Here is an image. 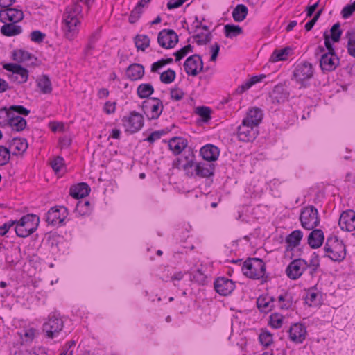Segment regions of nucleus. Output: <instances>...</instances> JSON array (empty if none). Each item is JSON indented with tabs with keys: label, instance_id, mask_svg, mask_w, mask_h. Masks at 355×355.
Returning <instances> with one entry per match:
<instances>
[{
	"label": "nucleus",
	"instance_id": "9b49d317",
	"mask_svg": "<svg viewBox=\"0 0 355 355\" xmlns=\"http://www.w3.org/2000/svg\"><path fill=\"white\" fill-rule=\"evenodd\" d=\"M308 268V263L303 259L292 261L286 269V275L291 279H297Z\"/></svg>",
	"mask_w": 355,
	"mask_h": 355
},
{
	"label": "nucleus",
	"instance_id": "5701e85b",
	"mask_svg": "<svg viewBox=\"0 0 355 355\" xmlns=\"http://www.w3.org/2000/svg\"><path fill=\"white\" fill-rule=\"evenodd\" d=\"M289 94L282 85H276L270 94V98L273 104H279L285 102L288 98Z\"/></svg>",
	"mask_w": 355,
	"mask_h": 355
},
{
	"label": "nucleus",
	"instance_id": "f03ea898",
	"mask_svg": "<svg viewBox=\"0 0 355 355\" xmlns=\"http://www.w3.org/2000/svg\"><path fill=\"white\" fill-rule=\"evenodd\" d=\"M324 46L327 52L322 55L320 59V66L323 71H334L339 65L340 60L336 54L335 49L331 42L329 41V37L325 35Z\"/></svg>",
	"mask_w": 355,
	"mask_h": 355
},
{
	"label": "nucleus",
	"instance_id": "20e7f679",
	"mask_svg": "<svg viewBox=\"0 0 355 355\" xmlns=\"http://www.w3.org/2000/svg\"><path fill=\"white\" fill-rule=\"evenodd\" d=\"M243 274L251 279H259L266 275V264L259 258H248L243 263Z\"/></svg>",
	"mask_w": 355,
	"mask_h": 355
},
{
	"label": "nucleus",
	"instance_id": "864d4df0",
	"mask_svg": "<svg viewBox=\"0 0 355 355\" xmlns=\"http://www.w3.org/2000/svg\"><path fill=\"white\" fill-rule=\"evenodd\" d=\"M14 59L18 62H24L31 59V55L27 51L19 50L14 53Z\"/></svg>",
	"mask_w": 355,
	"mask_h": 355
},
{
	"label": "nucleus",
	"instance_id": "c9c22d12",
	"mask_svg": "<svg viewBox=\"0 0 355 355\" xmlns=\"http://www.w3.org/2000/svg\"><path fill=\"white\" fill-rule=\"evenodd\" d=\"M154 92V88L150 83H142L137 89V93L139 98H148Z\"/></svg>",
	"mask_w": 355,
	"mask_h": 355
},
{
	"label": "nucleus",
	"instance_id": "8fccbe9b",
	"mask_svg": "<svg viewBox=\"0 0 355 355\" xmlns=\"http://www.w3.org/2000/svg\"><path fill=\"white\" fill-rule=\"evenodd\" d=\"M211 112V109L205 106L199 107L196 110V113L202 118L204 122H208L210 120Z\"/></svg>",
	"mask_w": 355,
	"mask_h": 355
},
{
	"label": "nucleus",
	"instance_id": "338daca9",
	"mask_svg": "<svg viewBox=\"0 0 355 355\" xmlns=\"http://www.w3.org/2000/svg\"><path fill=\"white\" fill-rule=\"evenodd\" d=\"M220 51V45L218 43H215L211 46V56L210 60L214 62L218 55Z\"/></svg>",
	"mask_w": 355,
	"mask_h": 355
},
{
	"label": "nucleus",
	"instance_id": "c03bdc74",
	"mask_svg": "<svg viewBox=\"0 0 355 355\" xmlns=\"http://www.w3.org/2000/svg\"><path fill=\"white\" fill-rule=\"evenodd\" d=\"M259 339L261 344L264 347H268L273 343L272 335L267 330L261 331Z\"/></svg>",
	"mask_w": 355,
	"mask_h": 355
},
{
	"label": "nucleus",
	"instance_id": "7c9ffc66",
	"mask_svg": "<svg viewBox=\"0 0 355 355\" xmlns=\"http://www.w3.org/2000/svg\"><path fill=\"white\" fill-rule=\"evenodd\" d=\"M9 147L14 149V155L21 154L28 148V143L25 139L13 138L10 142Z\"/></svg>",
	"mask_w": 355,
	"mask_h": 355
},
{
	"label": "nucleus",
	"instance_id": "393cba45",
	"mask_svg": "<svg viewBox=\"0 0 355 355\" xmlns=\"http://www.w3.org/2000/svg\"><path fill=\"white\" fill-rule=\"evenodd\" d=\"M125 74L130 80H140L144 75V67L140 64H132L127 68Z\"/></svg>",
	"mask_w": 355,
	"mask_h": 355
},
{
	"label": "nucleus",
	"instance_id": "09e8293b",
	"mask_svg": "<svg viewBox=\"0 0 355 355\" xmlns=\"http://www.w3.org/2000/svg\"><path fill=\"white\" fill-rule=\"evenodd\" d=\"M284 317L282 315L275 313L270 316V324L272 327L279 329L282 327Z\"/></svg>",
	"mask_w": 355,
	"mask_h": 355
},
{
	"label": "nucleus",
	"instance_id": "f3484780",
	"mask_svg": "<svg viewBox=\"0 0 355 355\" xmlns=\"http://www.w3.org/2000/svg\"><path fill=\"white\" fill-rule=\"evenodd\" d=\"M24 19L22 10L17 8H6L0 11V21L2 23H18Z\"/></svg>",
	"mask_w": 355,
	"mask_h": 355
},
{
	"label": "nucleus",
	"instance_id": "a18cd8bd",
	"mask_svg": "<svg viewBox=\"0 0 355 355\" xmlns=\"http://www.w3.org/2000/svg\"><path fill=\"white\" fill-rule=\"evenodd\" d=\"M176 73L174 70L168 69L160 74V80L164 84H170L174 81Z\"/></svg>",
	"mask_w": 355,
	"mask_h": 355
},
{
	"label": "nucleus",
	"instance_id": "f257e3e1",
	"mask_svg": "<svg viewBox=\"0 0 355 355\" xmlns=\"http://www.w3.org/2000/svg\"><path fill=\"white\" fill-rule=\"evenodd\" d=\"M78 1L84 3L88 8L90 6L91 0H77L66 8L63 15V30L64 36L69 40H73L77 36L80 20L83 17L82 7Z\"/></svg>",
	"mask_w": 355,
	"mask_h": 355
},
{
	"label": "nucleus",
	"instance_id": "aec40b11",
	"mask_svg": "<svg viewBox=\"0 0 355 355\" xmlns=\"http://www.w3.org/2000/svg\"><path fill=\"white\" fill-rule=\"evenodd\" d=\"M216 291L221 295H228L235 288L234 282L225 277H218L214 282Z\"/></svg>",
	"mask_w": 355,
	"mask_h": 355
},
{
	"label": "nucleus",
	"instance_id": "0e129e2a",
	"mask_svg": "<svg viewBox=\"0 0 355 355\" xmlns=\"http://www.w3.org/2000/svg\"><path fill=\"white\" fill-rule=\"evenodd\" d=\"M252 86V83L250 80H246L244 83L237 87L235 92L239 94H241Z\"/></svg>",
	"mask_w": 355,
	"mask_h": 355
},
{
	"label": "nucleus",
	"instance_id": "f704fd0d",
	"mask_svg": "<svg viewBox=\"0 0 355 355\" xmlns=\"http://www.w3.org/2000/svg\"><path fill=\"white\" fill-rule=\"evenodd\" d=\"M10 119L8 121V125L12 130L20 132L26 127V121L24 118H15L13 115H10Z\"/></svg>",
	"mask_w": 355,
	"mask_h": 355
},
{
	"label": "nucleus",
	"instance_id": "49530a36",
	"mask_svg": "<svg viewBox=\"0 0 355 355\" xmlns=\"http://www.w3.org/2000/svg\"><path fill=\"white\" fill-rule=\"evenodd\" d=\"M141 3H138L135 8L132 10L129 17L130 23L134 24L140 18L141 15L143 12V8H141Z\"/></svg>",
	"mask_w": 355,
	"mask_h": 355
},
{
	"label": "nucleus",
	"instance_id": "2eb2a0df",
	"mask_svg": "<svg viewBox=\"0 0 355 355\" xmlns=\"http://www.w3.org/2000/svg\"><path fill=\"white\" fill-rule=\"evenodd\" d=\"M257 127L252 126L245 121H242L238 127V137L240 141L248 142L253 141L257 136Z\"/></svg>",
	"mask_w": 355,
	"mask_h": 355
},
{
	"label": "nucleus",
	"instance_id": "cd10ccee",
	"mask_svg": "<svg viewBox=\"0 0 355 355\" xmlns=\"http://www.w3.org/2000/svg\"><path fill=\"white\" fill-rule=\"evenodd\" d=\"M90 188L87 183L81 182L70 188V195L74 198H83L89 195Z\"/></svg>",
	"mask_w": 355,
	"mask_h": 355
},
{
	"label": "nucleus",
	"instance_id": "412c9836",
	"mask_svg": "<svg viewBox=\"0 0 355 355\" xmlns=\"http://www.w3.org/2000/svg\"><path fill=\"white\" fill-rule=\"evenodd\" d=\"M200 154L203 159L214 162L218 159L220 150L217 146L213 144H207L200 148Z\"/></svg>",
	"mask_w": 355,
	"mask_h": 355
},
{
	"label": "nucleus",
	"instance_id": "6e6d98bb",
	"mask_svg": "<svg viewBox=\"0 0 355 355\" xmlns=\"http://www.w3.org/2000/svg\"><path fill=\"white\" fill-rule=\"evenodd\" d=\"M170 96L173 100L178 101L183 98L184 93L180 88L175 87L171 89Z\"/></svg>",
	"mask_w": 355,
	"mask_h": 355
},
{
	"label": "nucleus",
	"instance_id": "4d7b16f0",
	"mask_svg": "<svg viewBox=\"0 0 355 355\" xmlns=\"http://www.w3.org/2000/svg\"><path fill=\"white\" fill-rule=\"evenodd\" d=\"M355 11V1L352 4H348L342 10V16L344 19L349 17Z\"/></svg>",
	"mask_w": 355,
	"mask_h": 355
},
{
	"label": "nucleus",
	"instance_id": "a19ab883",
	"mask_svg": "<svg viewBox=\"0 0 355 355\" xmlns=\"http://www.w3.org/2000/svg\"><path fill=\"white\" fill-rule=\"evenodd\" d=\"M150 42V38L146 35H137L135 39L136 47L143 51L149 46Z\"/></svg>",
	"mask_w": 355,
	"mask_h": 355
},
{
	"label": "nucleus",
	"instance_id": "6e6552de",
	"mask_svg": "<svg viewBox=\"0 0 355 355\" xmlns=\"http://www.w3.org/2000/svg\"><path fill=\"white\" fill-rule=\"evenodd\" d=\"M64 322L62 318L56 315H51L43 324V331L49 338L57 336L62 330Z\"/></svg>",
	"mask_w": 355,
	"mask_h": 355
},
{
	"label": "nucleus",
	"instance_id": "c85d7f7f",
	"mask_svg": "<svg viewBox=\"0 0 355 355\" xmlns=\"http://www.w3.org/2000/svg\"><path fill=\"white\" fill-rule=\"evenodd\" d=\"M275 298L271 296H261L257 300L258 309L261 312L268 313L275 307Z\"/></svg>",
	"mask_w": 355,
	"mask_h": 355
},
{
	"label": "nucleus",
	"instance_id": "4be33fe9",
	"mask_svg": "<svg viewBox=\"0 0 355 355\" xmlns=\"http://www.w3.org/2000/svg\"><path fill=\"white\" fill-rule=\"evenodd\" d=\"M215 166L211 163L198 162L195 165L194 175L200 178L214 175Z\"/></svg>",
	"mask_w": 355,
	"mask_h": 355
},
{
	"label": "nucleus",
	"instance_id": "9d476101",
	"mask_svg": "<svg viewBox=\"0 0 355 355\" xmlns=\"http://www.w3.org/2000/svg\"><path fill=\"white\" fill-rule=\"evenodd\" d=\"M122 121L125 130L131 133L139 131L144 125L143 116L136 112H131L128 116H124Z\"/></svg>",
	"mask_w": 355,
	"mask_h": 355
},
{
	"label": "nucleus",
	"instance_id": "ddd939ff",
	"mask_svg": "<svg viewBox=\"0 0 355 355\" xmlns=\"http://www.w3.org/2000/svg\"><path fill=\"white\" fill-rule=\"evenodd\" d=\"M3 68L12 72L10 78L18 84L24 83L28 78V71L26 69L17 64L8 63L3 65Z\"/></svg>",
	"mask_w": 355,
	"mask_h": 355
},
{
	"label": "nucleus",
	"instance_id": "3c124183",
	"mask_svg": "<svg viewBox=\"0 0 355 355\" xmlns=\"http://www.w3.org/2000/svg\"><path fill=\"white\" fill-rule=\"evenodd\" d=\"M320 266V260L318 255H317L315 253H313L312 255L309 263H308V268L309 269V273L313 275L317 270L318 268Z\"/></svg>",
	"mask_w": 355,
	"mask_h": 355
},
{
	"label": "nucleus",
	"instance_id": "79ce46f5",
	"mask_svg": "<svg viewBox=\"0 0 355 355\" xmlns=\"http://www.w3.org/2000/svg\"><path fill=\"white\" fill-rule=\"evenodd\" d=\"M37 86L44 94H49L52 91L51 83L46 76H43L37 81Z\"/></svg>",
	"mask_w": 355,
	"mask_h": 355
},
{
	"label": "nucleus",
	"instance_id": "dca6fc26",
	"mask_svg": "<svg viewBox=\"0 0 355 355\" xmlns=\"http://www.w3.org/2000/svg\"><path fill=\"white\" fill-rule=\"evenodd\" d=\"M313 70L312 64L309 62H304L299 64L295 71L294 77L296 80L303 85V82L312 78Z\"/></svg>",
	"mask_w": 355,
	"mask_h": 355
},
{
	"label": "nucleus",
	"instance_id": "2f4dec72",
	"mask_svg": "<svg viewBox=\"0 0 355 355\" xmlns=\"http://www.w3.org/2000/svg\"><path fill=\"white\" fill-rule=\"evenodd\" d=\"M303 236V233L301 230H294L286 239V242L288 244L286 250H292L293 248L297 246Z\"/></svg>",
	"mask_w": 355,
	"mask_h": 355
},
{
	"label": "nucleus",
	"instance_id": "bf43d9fd",
	"mask_svg": "<svg viewBox=\"0 0 355 355\" xmlns=\"http://www.w3.org/2000/svg\"><path fill=\"white\" fill-rule=\"evenodd\" d=\"M45 36V34L42 33L40 31H33L31 33V40L33 42L37 43L42 42L44 40Z\"/></svg>",
	"mask_w": 355,
	"mask_h": 355
},
{
	"label": "nucleus",
	"instance_id": "774afa93",
	"mask_svg": "<svg viewBox=\"0 0 355 355\" xmlns=\"http://www.w3.org/2000/svg\"><path fill=\"white\" fill-rule=\"evenodd\" d=\"M347 50L350 55L355 57V40L349 39L347 42Z\"/></svg>",
	"mask_w": 355,
	"mask_h": 355
},
{
	"label": "nucleus",
	"instance_id": "1a4fd4ad",
	"mask_svg": "<svg viewBox=\"0 0 355 355\" xmlns=\"http://www.w3.org/2000/svg\"><path fill=\"white\" fill-rule=\"evenodd\" d=\"M67 215V209L65 207L55 206L46 214V221L49 225H62Z\"/></svg>",
	"mask_w": 355,
	"mask_h": 355
},
{
	"label": "nucleus",
	"instance_id": "bb28decb",
	"mask_svg": "<svg viewBox=\"0 0 355 355\" xmlns=\"http://www.w3.org/2000/svg\"><path fill=\"white\" fill-rule=\"evenodd\" d=\"M168 146L173 154L178 155L187 146V141L182 137H173L169 140Z\"/></svg>",
	"mask_w": 355,
	"mask_h": 355
},
{
	"label": "nucleus",
	"instance_id": "052dcab7",
	"mask_svg": "<svg viewBox=\"0 0 355 355\" xmlns=\"http://www.w3.org/2000/svg\"><path fill=\"white\" fill-rule=\"evenodd\" d=\"M322 10L323 9H320L319 10L316 14L315 15V16L313 17V18L310 20L309 21H308L306 24H305V29L306 31H309L312 29V28L313 27V26L315 25V24L316 23V21H318V19H319L320 15L322 14Z\"/></svg>",
	"mask_w": 355,
	"mask_h": 355
},
{
	"label": "nucleus",
	"instance_id": "72a5a7b5",
	"mask_svg": "<svg viewBox=\"0 0 355 355\" xmlns=\"http://www.w3.org/2000/svg\"><path fill=\"white\" fill-rule=\"evenodd\" d=\"M277 306L281 309H288L292 306L293 298L290 293L285 292L278 296Z\"/></svg>",
	"mask_w": 355,
	"mask_h": 355
},
{
	"label": "nucleus",
	"instance_id": "473e14b6",
	"mask_svg": "<svg viewBox=\"0 0 355 355\" xmlns=\"http://www.w3.org/2000/svg\"><path fill=\"white\" fill-rule=\"evenodd\" d=\"M29 113L30 110L22 105H12L6 112L7 120L9 121L10 119V114L13 115L12 116L15 118H23L20 115L27 116Z\"/></svg>",
	"mask_w": 355,
	"mask_h": 355
},
{
	"label": "nucleus",
	"instance_id": "a211bd4d",
	"mask_svg": "<svg viewBox=\"0 0 355 355\" xmlns=\"http://www.w3.org/2000/svg\"><path fill=\"white\" fill-rule=\"evenodd\" d=\"M306 336V327L301 323H295L288 329V337L290 340L296 343H302Z\"/></svg>",
	"mask_w": 355,
	"mask_h": 355
},
{
	"label": "nucleus",
	"instance_id": "a878e982",
	"mask_svg": "<svg viewBox=\"0 0 355 355\" xmlns=\"http://www.w3.org/2000/svg\"><path fill=\"white\" fill-rule=\"evenodd\" d=\"M324 233L320 229H313L308 237V243L312 248L320 247L324 241Z\"/></svg>",
	"mask_w": 355,
	"mask_h": 355
},
{
	"label": "nucleus",
	"instance_id": "603ef678",
	"mask_svg": "<svg viewBox=\"0 0 355 355\" xmlns=\"http://www.w3.org/2000/svg\"><path fill=\"white\" fill-rule=\"evenodd\" d=\"M10 159V150L3 146H0V166L6 165Z\"/></svg>",
	"mask_w": 355,
	"mask_h": 355
},
{
	"label": "nucleus",
	"instance_id": "69168bd1",
	"mask_svg": "<svg viewBox=\"0 0 355 355\" xmlns=\"http://www.w3.org/2000/svg\"><path fill=\"white\" fill-rule=\"evenodd\" d=\"M162 134H163V132H162V131H154L146 139V140L147 141L153 144L156 140L159 139L161 138Z\"/></svg>",
	"mask_w": 355,
	"mask_h": 355
},
{
	"label": "nucleus",
	"instance_id": "de8ad7c7",
	"mask_svg": "<svg viewBox=\"0 0 355 355\" xmlns=\"http://www.w3.org/2000/svg\"><path fill=\"white\" fill-rule=\"evenodd\" d=\"M193 47L191 44L186 45L179 51L175 52L173 55L175 56V62L180 61L189 53H192Z\"/></svg>",
	"mask_w": 355,
	"mask_h": 355
},
{
	"label": "nucleus",
	"instance_id": "4c0bfd02",
	"mask_svg": "<svg viewBox=\"0 0 355 355\" xmlns=\"http://www.w3.org/2000/svg\"><path fill=\"white\" fill-rule=\"evenodd\" d=\"M342 30L340 29V26L339 23H336L333 25V26L330 29V34H328L327 32L324 33V37H325V35L328 37H329V41L331 40L334 42H338L340 39V36L342 35Z\"/></svg>",
	"mask_w": 355,
	"mask_h": 355
},
{
	"label": "nucleus",
	"instance_id": "4468645a",
	"mask_svg": "<svg viewBox=\"0 0 355 355\" xmlns=\"http://www.w3.org/2000/svg\"><path fill=\"white\" fill-rule=\"evenodd\" d=\"M184 67L187 75L197 76L203 69V62L201 57L197 54L189 56L185 60Z\"/></svg>",
	"mask_w": 355,
	"mask_h": 355
},
{
	"label": "nucleus",
	"instance_id": "13d9d810",
	"mask_svg": "<svg viewBox=\"0 0 355 355\" xmlns=\"http://www.w3.org/2000/svg\"><path fill=\"white\" fill-rule=\"evenodd\" d=\"M196 40V43L198 45H203L210 42L211 40V35L210 33H208L205 35H200L199 34L194 36Z\"/></svg>",
	"mask_w": 355,
	"mask_h": 355
},
{
	"label": "nucleus",
	"instance_id": "6ab92c4d",
	"mask_svg": "<svg viewBox=\"0 0 355 355\" xmlns=\"http://www.w3.org/2000/svg\"><path fill=\"white\" fill-rule=\"evenodd\" d=\"M338 225L342 230H355V211L351 209L343 211L340 216Z\"/></svg>",
	"mask_w": 355,
	"mask_h": 355
},
{
	"label": "nucleus",
	"instance_id": "7ed1b4c3",
	"mask_svg": "<svg viewBox=\"0 0 355 355\" xmlns=\"http://www.w3.org/2000/svg\"><path fill=\"white\" fill-rule=\"evenodd\" d=\"M324 250L327 253L326 256L334 261H343L346 255L345 245L337 236L327 239Z\"/></svg>",
	"mask_w": 355,
	"mask_h": 355
},
{
	"label": "nucleus",
	"instance_id": "423d86ee",
	"mask_svg": "<svg viewBox=\"0 0 355 355\" xmlns=\"http://www.w3.org/2000/svg\"><path fill=\"white\" fill-rule=\"evenodd\" d=\"M302 226L308 230L314 229L320 224L318 209L313 205L303 208L300 215Z\"/></svg>",
	"mask_w": 355,
	"mask_h": 355
},
{
	"label": "nucleus",
	"instance_id": "39448f33",
	"mask_svg": "<svg viewBox=\"0 0 355 355\" xmlns=\"http://www.w3.org/2000/svg\"><path fill=\"white\" fill-rule=\"evenodd\" d=\"M40 223L38 216L34 214H27L23 216L15 227L16 234L19 237L25 238L33 234Z\"/></svg>",
	"mask_w": 355,
	"mask_h": 355
},
{
	"label": "nucleus",
	"instance_id": "b1692460",
	"mask_svg": "<svg viewBox=\"0 0 355 355\" xmlns=\"http://www.w3.org/2000/svg\"><path fill=\"white\" fill-rule=\"evenodd\" d=\"M262 119V110L258 107H253L248 110L246 116L243 119V121L248 123V124L252 125V126L257 127L261 122Z\"/></svg>",
	"mask_w": 355,
	"mask_h": 355
},
{
	"label": "nucleus",
	"instance_id": "ea45409f",
	"mask_svg": "<svg viewBox=\"0 0 355 355\" xmlns=\"http://www.w3.org/2000/svg\"><path fill=\"white\" fill-rule=\"evenodd\" d=\"M225 35L227 37L232 38L243 33V29L238 25L226 24L224 27Z\"/></svg>",
	"mask_w": 355,
	"mask_h": 355
},
{
	"label": "nucleus",
	"instance_id": "680f3d73",
	"mask_svg": "<svg viewBox=\"0 0 355 355\" xmlns=\"http://www.w3.org/2000/svg\"><path fill=\"white\" fill-rule=\"evenodd\" d=\"M193 280L198 284H203L206 281V276L200 269H198L193 275Z\"/></svg>",
	"mask_w": 355,
	"mask_h": 355
},
{
	"label": "nucleus",
	"instance_id": "37998d69",
	"mask_svg": "<svg viewBox=\"0 0 355 355\" xmlns=\"http://www.w3.org/2000/svg\"><path fill=\"white\" fill-rule=\"evenodd\" d=\"M191 155L189 157V160L188 162H185L182 166V169L185 171L187 176L192 177L194 175V171H192V168L194 167L196 163L195 162V155L194 153H191Z\"/></svg>",
	"mask_w": 355,
	"mask_h": 355
},
{
	"label": "nucleus",
	"instance_id": "e2e57ef3",
	"mask_svg": "<svg viewBox=\"0 0 355 355\" xmlns=\"http://www.w3.org/2000/svg\"><path fill=\"white\" fill-rule=\"evenodd\" d=\"M318 294L313 291H309L305 297V302L309 306L315 304L317 300Z\"/></svg>",
	"mask_w": 355,
	"mask_h": 355
},
{
	"label": "nucleus",
	"instance_id": "0eeeda50",
	"mask_svg": "<svg viewBox=\"0 0 355 355\" xmlns=\"http://www.w3.org/2000/svg\"><path fill=\"white\" fill-rule=\"evenodd\" d=\"M150 101H144L142 107L149 120L157 119L164 110L162 101L158 98H151Z\"/></svg>",
	"mask_w": 355,
	"mask_h": 355
},
{
	"label": "nucleus",
	"instance_id": "e433bc0d",
	"mask_svg": "<svg viewBox=\"0 0 355 355\" xmlns=\"http://www.w3.org/2000/svg\"><path fill=\"white\" fill-rule=\"evenodd\" d=\"M248 14V8L245 5L239 4L233 10L232 16L234 21L240 22L244 20Z\"/></svg>",
	"mask_w": 355,
	"mask_h": 355
},
{
	"label": "nucleus",
	"instance_id": "c756f323",
	"mask_svg": "<svg viewBox=\"0 0 355 355\" xmlns=\"http://www.w3.org/2000/svg\"><path fill=\"white\" fill-rule=\"evenodd\" d=\"M1 28V33L5 36L11 37L19 35L22 32V28L17 23L6 22Z\"/></svg>",
	"mask_w": 355,
	"mask_h": 355
},
{
	"label": "nucleus",
	"instance_id": "f8f14e48",
	"mask_svg": "<svg viewBox=\"0 0 355 355\" xmlns=\"http://www.w3.org/2000/svg\"><path fill=\"white\" fill-rule=\"evenodd\" d=\"M158 44L164 49H172L178 42V36L172 29H163L158 33Z\"/></svg>",
	"mask_w": 355,
	"mask_h": 355
},
{
	"label": "nucleus",
	"instance_id": "58836bf2",
	"mask_svg": "<svg viewBox=\"0 0 355 355\" xmlns=\"http://www.w3.org/2000/svg\"><path fill=\"white\" fill-rule=\"evenodd\" d=\"M291 49L288 47H286L284 49L280 50H275L270 58V60L272 62H275L280 60H285L287 58L290 51Z\"/></svg>",
	"mask_w": 355,
	"mask_h": 355
},
{
	"label": "nucleus",
	"instance_id": "5fc2aeb1",
	"mask_svg": "<svg viewBox=\"0 0 355 355\" xmlns=\"http://www.w3.org/2000/svg\"><path fill=\"white\" fill-rule=\"evenodd\" d=\"M51 164L55 173L60 172L64 168V159L61 157H57L51 162Z\"/></svg>",
	"mask_w": 355,
	"mask_h": 355
}]
</instances>
